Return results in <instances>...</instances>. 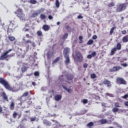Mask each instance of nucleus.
<instances>
[{"instance_id":"nucleus-3","label":"nucleus","mask_w":128,"mask_h":128,"mask_svg":"<svg viewBox=\"0 0 128 128\" xmlns=\"http://www.w3.org/2000/svg\"><path fill=\"white\" fill-rule=\"evenodd\" d=\"M10 24L8 26V32H12L18 28V26L16 24V21L14 20H12L9 21Z\"/></svg>"},{"instance_id":"nucleus-13","label":"nucleus","mask_w":128,"mask_h":128,"mask_svg":"<svg viewBox=\"0 0 128 128\" xmlns=\"http://www.w3.org/2000/svg\"><path fill=\"white\" fill-rule=\"evenodd\" d=\"M41 12H42V11L40 10H37L36 12L32 14L31 16V18H36V16H38V14H41Z\"/></svg>"},{"instance_id":"nucleus-4","label":"nucleus","mask_w":128,"mask_h":128,"mask_svg":"<svg viewBox=\"0 0 128 128\" xmlns=\"http://www.w3.org/2000/svg\"><path fill=\"white\" fill-rule=\"evenodd\" d=\"M14 14L21 20H26V15L22 12V10L18 8L14 12Z\"/></svg>"},{"instance_id":"nucleus-26","label":"nucleus","mask_w":128,"mask_h":128,"mask_svg":"<svg viewBox=\"0 0 128 128\" xmlns=\"http://www.w3.org/2000/svg\"><path fill=\"white\" fill-rule=\"evenodd\" d=\"M60 60V57H58L56 58L52 62V64H56V62H58V60Z\"/></svg>"},{"instance_id":"nucleus-17","label":"nucleus","mask_w":128,"mask_h":128,"mask_svg":"<svg viewBox=\"0 0 128 128\" xmlns=\"http://www.w3.org/2000/svg\"><path fill=\"white\" fill-rule=\"evenodd\" d=\"M62 96L61 94H56L54 96V99L56 102H58V100H62Z\"/></svg>"},{"instance_id":"nucleus-1","label":"nucleus","mask_w":128,"mask_h":128,"mask_svg":"<svg viewBox=\"0 0 128 128\" xmlns=\"http://www.w3.org/2000/svg\"><path fill=\"white\" fill-rule=\"evenodd\" d=\"M0 84H2L6 90H10V92H17L16 90V88L10 86V83L2 78H0Z\"/></svg>"},{"instance_id":"nucleus-2","label":"nucleus","mask_w":128,"mask_h":128,"mask_svg":"<svg viewBox=\"0 0 128 128\" xmlns=\"http://www.w3.org/2000/svg\"><path fill=\"white\" fill-rule=\"evenodd\" d=\"M12 50V49H9L8 50L3 53L0 56V60H4L8 58H12V56H14V54H10Z\"/></svg>"},{"instance_id":"nucleus-25","label":"nucleus","mask_w":128,"mask_h":128,"mask_svg":"<svg viewBox=\"0 0 128 128\" xmlns=\"http://www.w3.org/2000/svg\"><path fill=\"white\" fill-rule=\"evenodd\" d=\"M10 110H14V102H11L10 104Z\"/></svg>"},{"instance_id":"nucleus-6","label":"nucleus","mask_w":128,"mask_h":128,"mask_svg":"<svg viewBox=\"0 0 128 128\" xmlns=\"http://www.w3.org/2000/svg\"><path fill=\"white\" fill-rule=\"evenodd\" d=\"M75 60L78 62H82L84 60V56H82L80 52L78 51L76 52Z\"/></svg>"},{"instance_id":"nucleus-56","label":"nucleus","mask_w":128,"mask_h":128,"mask_svg":"<svg viewBox=\"0 0 128 128\" xmlns=\"http://www.w3.org/2000/svg\"><path fill=\"white\" fill-rule=\"evenodd\" d=\"M4 64L2 62H0V68H2Z\"/></svg>"},{"instance_id":"nucleus-61","label":"nucleus","mask_w":128,"mask_h":128,"mask_svg":"<svg viewBox=\"0 0 128 128\" xmlns=\"http://www.w3.org/2000/svg\"><path fill=\"white\" fill-rule=\"evenodd\" d=\"M26 38H30V34H26Z\"/></svg>"},{"instance_id":"nucleus-62","label":"nucleus","mask_w":128,"mask_h":128,"mask_svg":"<svg viewBox=\"0 0 128 128\" xmlns=\"http://www.w3.org/2000/svg\"><path fill=\"white\" fill-rule=\"evenodd\" d=\"M84 42V41L82 40H80L79 44H82Z\"/></svg>"},{"instance_id":"nucleus-30","label":"nucleus","mask_w":128,"mask_h":128,"mask_svg":"<svg viewBox=\"0 0 128 128\" xmlns=\"http://www.w3.org/2000/svg\"><path fill=\"white\" fill-rule=\"evenodd\" d=\"M116 4H114V2H112L110 3H109L108 5V8H112V6H115Z\"/></svg>"},{"instance_id":"nucleus-45","label":"nucleus","mask_w":128,"mask_h":128,"mask_svg":"<svg viewBox=\"0 0 128 128\" xmlns=\"http://www.w3.org/2000/svg\"><path fill=\"white\" fill-rule=\"evenodd\" d=\"M114 106L116 108H120V103L118 102L114 103Z\"/></svg>"},{"instance_id":"nucleus-57","label":"nucleus","mask_w":128,"mask_h":128,"mask_svg":"<svg viewBox=\"0 0 128 128\" xmlns=\"http://www.w3.org/2000/svg\"><path fill=\"white\" fill-rule=\"evenodd\" d=\"M48 18H49V20H52V18H54V17L52 15H49Z\"/></svg>"},{"instance_id":"nucleus-49","label":"nucleus","mask_w":128,"mask_h":128,"mask_svg":"<svg viewBox=\"0 0 128 128\" xmlns=\"http://www.w3.org/2000/svg\"><path fill=\"white\" fill-rule=\"evenodd\" d=\"M121 66H124V68H126V66H128V64L126 63L122 64Z\"/></svg>"},{"instance_id":"nucleus-36","label":"nucleus","mask_w":128,"mask_h":128,"mask_svg":"<svg viewBox=\"0 0 128 128\" xmlns=\"http://www.w3.org/2000/svg\"><path fill=\"white\" fill-rule=\"evenodd\" d=\"M59 80H60V82H64V75H61L59 76L58 78Z\"/></svg>"},{"instance_id":"nucleus-22","label":"nucleus","mask_w":128,"mask_h":128,"mask_svg":"<svg viewBox=\"0 0 128 128\" xmlns=\"http://www.w3.org/2000/svg\"><path fill=\"white\" fill-rule=\"evenodd\" d=\"M122 41L123 42H128V35H126L122 38Z\"/></svg>"},{"instance_id":"nucleus-39","label":"nucleus","mask_w":128,"mask_h":128,"mask_svg":"<svg viewBox=\"0 0 128 128\" xmlns=\"http://www.w3.org/2000/svg\"><path fill=\"white\" fill-rule=\"evenodd\" d=\"M90 78L94 80V78H96V75L95 74H90Z\"/></svg>"},{"instance_id":"nucleus-63","label":"nucleus","mask_w":128,"mask_h":128,"mask_svg":"<svg viewBox=\"0 0 128 128\" xmlns=\"http://www.w3.org/2000/svg\"><path fill=\"white\" fill-rule=\"evenodd\" d=\"M56 24H57V26H60V22H57Z\"/></svg>"},{"instance_id":"nucleus-23","label":"nucleus","mask_w":128,"mask_h":128,"mask_svg":"<svg viewBox=\"0 0 128 128\" xmlns=\"http://www.w3.org/2000/svg\"><path fill=\"white\" fill-rule=\"evenodd\" d=\"M116 48L118 50H122V44L120 43H118Z\"/></svg>"},{"instance_id":"nucleus-40","label":"nucleus","mask_w":128,"mask_h":128,"mask_svg":"<svg viewBox=\"0 0 128 128\" xmlns=\"http://www.w3.org/2000/svg\"><path fill=\"white\" fill-rule=\"evenodd\" d=\"M21 70L22 72H26L27 70L26 67V66H24L22 68Z\"/></svg>"},{"instance_id":"nucleus-50","label":"nucleus","mask_w":128,"mask_h":128,"mask_svg":"<svg viewBox=\"0 0 128 128\" xmlns=\"http://www.w3.org/2000/svg\"><path fill=\"white\" fill-rule=\"evenodd\" d=\"M88 99L83 100V104H88Z\"/></svg>"},{"instance_id":"nucleus-34","label":"nucleus","mask_w":128,"mask_h":128,"mask_svg":"<svg viewBox=\"0 0 128 128\" xmlns=\"http://www.w3.org/2000/svg\"><path fill=\"white\" fill-rule=\"evenodd\" d=\"M46 18V14H42L40 16V18H41V20H45Z\"/></svg>"},{"instance_id":"nucleus-47","label":"nucleus","mask_w":128,"mask_h":128,"mask_svg":"<svg viewBox=\"0 0 128 128\" xmlns=\"http://www.w3.org/2000/svg\"><path fill=\"white\" fill-rule=\"evenodd\" d=\"M88 64L86 63H85L83 64V68H88Z\"/></svg>"},{"instance_id":"nucleus-8","label":"nucleus","mask_w":128,"mask_h":128,"mask_svg":"<svg viewBox=\"0 0 128 128\" xmlns=\"http://www.w3.org/2000/svg\"><path fill=\"white\" fill-rule=\"evenodd\" d=\"M24 44L26 48H30V45H28V44H30L33 48H36V43L34 42H32V40H26Z\"/></svg>"},{"instance_id":"nucleus-58","label":"nucleus","mask_w":128,"mask_h":128,"mask_svg":"<svg viewBox=\"0 0 128 128\" xmlns=\"http://www.w3.org/2000/svg\"><path fill=\"white\" fill-rule=\"evenodd\" d=\"M124 106H128V101L125 102Z\"/></svg>"},{"instance_id":"nucleus-53","label":"nucleus","mask_w":128,"mask_h":128,"mask_svg":"<svg viewBox=\"0 0 128 128\" xmlns=\"http://www.w3.org/2000/svg\"><path fill=\"white\" fill-rule=\"evenodd\" d=\"M92 40H96V38H98V36H96V35H94L92 36Z\"/></svg>"},{"instance_id":"nucleus-37","label":"nucleus","mask_w":128,"mask_h":128,"mask_svg":"<svg viewBox=\"0 0 128 128\" xmlns=\"http://www.w3.org/2000/svg\"><path fill=\"white\" fill-rule=\"evenodd\" d=\"M68 33H66L62 37V40H66L68 38Z\"/></svg>"},{"instance_id":"nucleus-12","label":"nucleus","mask_w":128,"mask_h":128,"mask_svg":"<svg viewBox=\"0 0 128 128\" xmlns=\"http://www.w3.org/2000/svg\"><path fill=\"white\" fill-rule=\"evenodd\" d=\"M102 84H105V86H107L108 88H111L112 86V82H110V81L108 80H105L102 82Z\"/></svg>"},{"instance_id":"nucleus-5","label":"nucleus","mask_w":128,"mask_h":128,"mask_svg":"<svg viewBox=\"0 0 128 128\" xmlns=\"http://www.w3.org/2000/svg\"><path fill=\"white\" fill-rule=\"evenodd\" d=\"M126 6H128V3H123L117 5L116 12H124L126 8Z\"/></svg>"},{"instance_id":"nucleus-11","label":"nucleus","mask_w":128,"mask_h":128,"mask_svg":"<svg viewBox=\"0 0 128 128\" xmlns=\"http://www.w3.org/2000/svg\"><path fill=\"white\" fill-rule=\"evenodd\" d=\"M1 96H2L3 100L4 102H8V96L6 95V92H2Z\"/></svg>"},{"instance_id":"nucleus-28","label":"nucleus","mask_w":128,"mask_h":128,"mask_svg":"<svg viewBox=\"0 0 128 128\" xmlns=\"http://www.w3.org/2000/svg\"><path fill=\"white\" fill-rule=\"evenodd\" d=\"M94 44V40L92 39L89 40L87 42V44L88 46H90L91 44Z\"/></svg>"},{"instance_id":"nucleus-19","label":"nucleus","mask_w":128,"mask_h":128,"mask_svg":"<svg viewBox=\"0 0 128 128\" xmlns=\"http://www.w3.org/2000/svg\"><path fill=\"white\" fill-rule=\"evenodd\" d=\"M66 76L68 80H72L74 79V76L71 74H67L66 75Z\"/></svg>"},{"instance_id":"nucleus-42","label":"nucleus","mask_w":128,"mask_h":128,"mask_svg":"<svg viewBox=\"0 0 128 128\" xmlns=\"http://www.w3.org/2000/svg\"><path fill=\"white\" fill-rule=\"evenodd\" d=\"M118 110V108L116 107H114L113 109H112V112H117Z\"/></svg>"},{"instance_id":"nucleus-48","label":"nucleus","mask_w":128,"mask_h":128,"mask_svg":"<svg viewBox=\"0 0 128 128\" xmlns=\"http://www.w3.org/2000/svg\"><path fill=\"white\" fill-rule=\"evenodd\" d=\"M92 56H96V52H93L92 53Z\"/></svg>"},{"instance_id":"nucleus-32","label":"nucleus","mask_w":128,"mask_h":128,"mask_svg":"<svg viewBox=\"0 0 128 128\" xmlns=\"http://www.w3.org/2000/svg\"><path fill=\"white\" fill-rule=\"evenodd\" d=\"M66 28L68 30V32H72V28H70V26L68 25L66 26Z\"/></svg>"},{"instance_id":"nucleus-51","label":"nucleus","mask_w":128,"mask_h":128,"mask_svg":"<svg viewBox=\"0 0 128 128\" xmlns=\"http://www.w3.org/2000/svg\"><path fill=\"white\" fill-rule=\"evenodd\" d=\"M17 128H26V127H24V126L22 124H20Z\"/></svg>"},{"instance_id":"nucleus-20","label":"nucleus","mask_w":128,"mask_h":128,"mask_svg":"<svg viewBox=\"0 0 128 128\" xmlns=\"http://www.w3.org/2000/svg\"><path fill=\"white\" fill-rule=\"evenodd\" d=\"M50 28V27L48 25L44 24L42 26V30H45V32L49 30Z\"/></svg>"},{"instance_id":"nucleus-10","label":"nucleus","mask_w":128,"mask_h":128,"mask_svg":"<svg viewBox=\"0 0 128 128\" xmlns=\"http://www.w3.org/2000/svg\"><path fill=\"white\" fill-rule=\"evenodd\" d=\"M122 68L120 66H114L112 68V69H110V72H118L120 70H122Z\"/></svg>"},{"instance_id":"nucleus-41","label":"nucleus","mask_w":128,"mask_h":128,"mask_svg":"<svg viewBox=\"0 0 128 128\" xmlns=\"http://www.w3.org/2000/svg\"><path fill=\"white\" fill-rule=\"evenodd\" d=\"M34 76H40V72L36 71L34 72Z\"/></svg>"},{"instance_id":"nucleus-59","label":"nucleus","mask_w":128,"mask_h":128,"mask_svg":"<svg viewBox=\"0 0 128 128\" xmlns=\"http://www.w3.org/2000/svg\"><path fill=\"white\" fill-rule=\"evenodd\" d=\"M78 38H79V40H82V38H84L82 37V36H79Z\"/></svg>"},{"instance_id":"nucleus-27","label":"nucleus","mask_w":128,"mask_h":128,"mask_svg":"<svg viewBox=\"0 0 128 128\" xmlns=\"http://www.w3.org/2000/svg\"><path fill=\"white\" fill-rule=\"evenodd\" d=\"M55 4H56V8H60V1L58 0H56Z\"/></svg>"},{"instance_id":"nucleus-21","label":"nucleus","mask_w":128,"mask_h":128,"mask_svg":"<svg viewBox=\"0 0 128 128\" xmlns=\"http://www.w3.org/2000/svg\"><path fill=\"white\" fill-rule=\"evenodd\" d=\"M118 50L116 49V48H114L112 49L111 50V52H110V56H114V54H116V52Z\"/></svg>"},{"instance_id":"nucleus-35","label":"nucleus","mask_w":128,"mask_h":128,"mask_svg":"<svg viewBox=\"0 0 128 128\" xmlns=\"http://www.w3.org/2000/svg\"><path fill=\"white\" fill-rule=\"evenodd\" d=\"M94 126L93 122H90L86 124V126H88V128H91V126Z\"/></svg>"},{"instance_id":"nucleus-38","label":"nucleus","mask_w":128,"mask_h":128,"mask_svg":"<svg viewBox=\"0 0 128 128\" xmlns=\"http://www.w3.org/2000/svg\"><path fill=\"white\" fill-rule=\"evenodd\" d=\"M116 27L114 26L110 29V34H111V35L112 34L114 33V30H116Z\"/></svg>"},{"instance_id":"nucleus-64","label":"nucleus","mask_w":128,"mask_h":128,"mask_svg":"<svg viewBox=\"0 0 128 128\" xmlns=\"http://www.w3.org/2000/svg\"><path fill=\"white\" fill-rule=\"evenodd\" d=\"M32 86H36V82H32Z\"/></svg>"},{"instance_id":"nucleus-14","label":"nucleus","mask_w":128,"mask_h":128,"mask_svg":"<svg viewBox=\"0 0 128 128\" xmlns=\"http://www.w3.org/2000/svg\"><path fill=\"white\" fill-rule=\"evenodd\" d=\"M43 124H44L46 126H52V122H50V121H48L46 120H44L43 121Z\"/></svg>"},{"instance_id":"nucleus-46","label":"nucleus","mask_w":128,"mask_h":128,"mask_svg":"<svg viewBox=\"0 0 128 128\" xmlns=\"http://www.w3.org/2000/svg\"><path fill=\"white\" fill-rule=\"evenodd\" d=\"M12 116H13V118H16V116H18V113H16V112H14V114H12Z\"/></svg>"},{"instance_id":"nucleus-9","label":"nucleus","mask_w":128,"mask_h":128,"mask_svg":"<svg viewBox=\"0 0 128 128\" xmlns=\"http://www.w3.org/2000/svg\"><path fill=\"white\" fill-rule=\"evenodd\" d=\"M99 122H100L101 124H112V120H108L106 119H102L99 120Z\"/></svg>"},{"instance_id":"nucleus-16","label":"nucleus","mask_w":128,"mask_h":128,"mask_svg":"<svg viewBox=\"0 0 128 128\" xmlns=\"http://www.w3.org/2000/svg\"><path fill=\"white\" fill-rule=\"evenodd\" d=\"M68 52H70V48H66L64 49V56H68Z\"/></svg>"},{"instance_id":"nucleus-7","label":"nucleus","mask_w":128,"mask_h":128,"mask_svg":"<svg viewBox=\"0 0 128 128\" xmlns=\"http://www.w3.org/2000/svg\"><path fill=\"white\" fill-rule=\"evenodd\" d=\"M116 82L118 84H126V81L124 80L123 78L118 77L116 79Z\"/></svg>"},{"instance_id":"nucleus-31","label":"nucleus","mask_w":128,"mask_h":128,"mask_svg":"<svg viewBox=\"0 0 128 128\" xmlns=\"http://www.w3.org/2000/svg\"><path fill=\"white\" fill-rule=\"evenodd\" d=\"M28 2H30V4H36L38 2L36 0H30Z\"/></svg>"},{"instance_id":"nucleus-54","label":"nucleus","mask_w":128,"mask_h":128,"mask_svg":"<svg viewBox=\"0 0 128 128\" xmlns=\"http://www.w3.org/2000/svg\"><path fill=\"white\" fill-rule=\"evenodd\" d=\"M92 58V54H88L87 56V58L90 59Z\"/></svg>"},{"instance_id":"nucleus-52","label":"nucleus","mask_w":128,"mask_h":128,"mask_svg":"<svg viewBox=\"0 0 128 128\" xmlns=\"http://www.w3.org/2000/svg\"><path fill=\"white\" fill-rule=\"evenodd\" d=\"M122 34H126V30H124L121 32Z\"/></svg>"},{"instance_id":"nucleus-44","label":"nucleus","mask_w":128,"mask_h":128,"mask_svg":"<svg viewBox=\"0 0 128 128\" xmlns=\"http://www.w3.org/2000/svg\"><path fill=\"white\" fill-rule=\"evenodd\" d=\"M121 98L124 100H126V98H128V94H126L124 96H122Z\"/></svg>"},{"instance_id":"nucleus-33","label":"nucleus","mask_w":128,"mask_h":128,"mask_svg":"<svg viewBox=\"0 0 128 128\" xmlns=\"http://www.w3.org/2000/svg\"><path fill=\"white\" fill-rule=\"evenodd\" d=\"M38 36H42V32L40 30H38L36 32Z\"/></svg>"},{"instance_id":"nucleus-29","label":"nucleus","mask_w":128,"mask_h":128,"mask_svg":"<svg viewBox=\"0 0 128 128\" xmlns=\"http://www.w3.org/2000/svg\"><path fill=\"white\" fill-rule=\"evenodd\" d=\"M28 94H30V92H26L22 94V96L23 98H26V96H28Z\"/></svg>"},{"instance_id":"nucleus-43","label":"nucleus","mask_w":128,"mask_h":128,"mask_svg":"<svg viewBox=\"0 0 128 128\" xmlns=\"http://www.w3.org/2000/svg\"><path fill=\"white\" fill-rule=\"evenodd\" d=\"M36 117H32L30 118V122H36Z\"/></svg>"},{"instance_id":"nucleus-18","label":"nucleus","mask_w":128,"mask_h":128,"mask_svg":"<svg viewBox=\"0 0 128 128\" xmlns=\"http://www.w3.org/2000/svg\"><path fill=\"white\" fill-rule=\"evenodd\" d=\"M62 88L65 90H66L68 94H72V90L70 88H68L64 85L62 84Z\"/></svg>"},{"instance_id":"nucleus-55","label":"nucleus","mask_w":128,"mask_h":128,"mask_svg":"<svg viewBox=\"0 0 128 128\" xmlns=\"http://www.w3.org/2000/svg\"><path fill=\"white\" fill-rule=\"evenodd\" d=\"M78 20H80L82 18H84V16H82L81 15H79L78 16Z\"/></svg>"},{"instance_id":"nucleus-24","label":"nucleus","mask_w":128,"mask_h":128,"mask_svg":"<svg viewBox=\"0 0 128 128\" xmlns=\"http://www.w3.org/2000/svg\"><path fill=\"white\" fill-rule=\"evenodd\" d=\"M8 38L10 42H14L16 40V38L14 36H8Z\"/></svg>"},{"instance_id":"nucleus-15","label":"nucleus","mask_w":128,"mask_h":128,"mask_svg":"<svg viewBox=\"0 0 128 128\" xmlns=\"http://www.w3.org/2000/svg\"><path fill=\"white\" fill-rule=\"evenodd\" d=\"M64 58H66L65 64H66V66H68V64H70V56H64Z\"/></svg>"},{"instance_id":"nucleus-60","label":"nucleus","mask_w":128,"mask_h":128,"mask_svg":"<svg viewBox=\"0 0 128 128\" xmlns=\"http://www.w3.org/2000/svg\"><path fill=\"white\" fill-rule=\"evenodd\" d=\"M2 107H0V113L2 114Z\"/></svg>"}]
</instances>
